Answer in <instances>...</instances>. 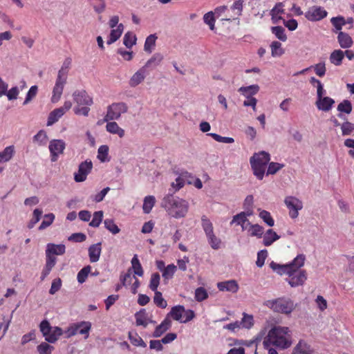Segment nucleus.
Segmentation results:
<instances>
[{"mask_svg":"<svg viewBox=\"0 0 354 354\" xmlns=\"http://www.w3.org/2000/svg\"><path fill=\"white\" fill-rule=\"evenodd\" d=\"M242 326L245 328H250L254 325V318L251 315H248L245 313H243V318L240 323Z\"/></svg>","mask_w":354,"mask_h":354,"instance_id":"4d7b16f0","label":"nucleus"},{"mask_svg":"<svg viewBox=\"0 0 354 354\" xmlns=\"http://www.w3.org/2000/svg\"><path fill=\"white\" fill-rule=\"evenodd\" d=\"M313 349L305 340L301 339L294 347L292 354H313Z\"/></svg>","mask_w":354,"mask_h":354,"instance_id":"6ab92c4d","label":"nucleus"},{"mask_svg":"<svg viewBox=\"0 0 354 354\" xmlns=\"http://www.w3.org/2000/svg\"><path fill=\"white\" fill-rule=\"evenodd\" d=\"M344 58V51L340 49L334 50L329 56L330 62L336 66H339L342 64Z\"/></svg>","mask_w":354,"mask_h":354,"instance_id":"a878e982","label":"nucleus"},{"mask_svg":"<svg viewBox=\"0 0 354 354\" xmlns=\"http://www.w3.org/2000/svg\"><path fill=\"white\" fill-rule=\"evenodd\" d=\"M131 265L134 274L139 277H142L144 271L136 254L131 259Z\"/></svg>","mask_w":354,"mask_h":354,"instance_id":"ea45409f","label":"nucleus"},{"mask_svg":"<svg viewBox=\"0 0 354 354\" xmlns=\"http://www.w3.org/2000/svg\"><path fill=\"white\" fill-rule=\"evenodd\" d=\"M102 252V243H97L88 248V257L91 263L98 261Z\"/></svg>","mask_w":354,"mask_h":354,"instance_id":"b1692460","label":"nucleus"},{"mask_svg":"<svg viewBox=\"0 0 354 354\" xmlns=\"http://www.w3.org/2000/svg\"><path fill=\"white\" fill-rule=\"evenodd\" d=\"M106 129L109 133L117 134L120 138H123L124 136V130L120 127L115 122H107Z\"/></svg>","mask_w":354,"mask_h":354,"instance_id":"cd10ccee","label":"nucleus"},{"mask_svg":"<svg viewBox=\"0 0 354 354\" xmlns=\"http://www.w3.org/2000/svg\"><path fill=\"white\" fill-rule=\"evenodd\" d=\"M72 63V59L70 57H67L64 59L63 64L58 71L57 77H60L61 78L67 79V75L68 73V70L71 67Z\"/></svg>","mask_w":354,"mask_h":354,"instance_id":"e433bc0d","label":"nucleus"},{"mask_svg":"<svg viewBox=\"0 0 354 354\" xmlns=\"http://www.w3.org/2000/svg\"><path fill=\"white\" fill-rule=\"evenodd\" d=\"M66 83V80L61 78L60 77H57L51 97V102L53 103H56L60 100Z\"/></svg>","mask_w":354,"mask_h":354,"instance_id":"f3484780","label":"nucleus"},{"mask_svg":"<svg viewBox=\"0 0 354 354\" xmlns=\"http://www.w3.org/2000/svg\"><path fill=\"white\" fill-rule=\"evenodd\" d=\"M271 54L272 57H279L284 53L281 44L279 41H274L270 44Z\"/></svg>","mask_w":354,"mask_h":354,"instance_id":"37998d69","label":"nucleus"},{"mask_svg":"<svg viewBox=\"0 0 354 354\" xmlns=\"http://www.w3.org/2000/svg\"><path fill=\"white\" fill-rule=\"evenodd\" d=\"M93 163L91 160H86L81 162L78 167V171L74 174V180L77 183H81L86 180L88 174L91 171Z\"/></svg>","mask_w":354,"mask_h":354,"instance_id":"4468645a","label":"nucleus"},{"mask_svg":"<svg viewBox=\"0 0 354 354\" xmlns=\"http://www.w3.org/2000/svg\"><path fill=\"white\" fill-rule=\"evenodd\" d=\"M162 59L163 56L160 53H156L147 62L146 64L144 66L147 68L150 67L152 65H159Z\"/></svg>","mask_w":354,"mask_h":354,"instance_id":"052dcab7","label":"nucleus"},{"mask_svg":"<svg viewBox=\"0 0 354 354\" xmlns=\"http://www.w3.org/2000/svg\"><path fill=\"white\" fill-rule=\"evenodd\" d=\"M66 147L65 142L62 140H52L49 143L50 160L56 162L60 154H62Z\"/></svg>","mask_w":354,"mask_h":354,"instance_id":"ddd939ff","label":"nucleus"},{"mask_svg":"<svg viewBox=\"0 0 354 354\" xmlns=\"http://www.w3.org/2000/svg\"><path fill=\"white\" fill-rule=\"evenodd\" d=\"M251 167L253 171L254 175L259 179L262 180L264 176L266 168L265 167L261 166L259 164H255L254 162H250Z\"/></svg>","mask_w":354,"mask_h":354,"instance_id":"c03bdc74","label":"nucleus"},{"mask_svg":"<svg viewBox=\"0 0 354 354\" xmlns=\"http://www.w3.org/2000/svg\"><path fill=\"white\" fill-rule=\"evenodd\" d=\"M40 331L49 343H55L62 335V329L58 326L52 327L47 320H43L39 324Z\"/></svg>","mask_w":354,"mask_h":354,"instance_id":"39448f33","label":"nucleus"},{"mask_svg":"<svg viewBox=\"0 0 354 354\" xmlns=\"http://www.w3.org/2000/svg\"><path fill=\"white\" fill-rule=\"evenodd\" d=\"M153 302L158 307L161 308H165L167 306V302L162 297V293L160 291L154 292Z\"/></svg>","mask_w":354,"mask_h":354,"instance_id":"8fccbe9b","label":"nucleus"},{"mask_svg":"<svg viewBox=\"0 0 354 354\" xmlns=\"http://www.w3.org/2000/svg\"><path fill=\"white\" fill-rule=\"evenodd\" d=\"M341 129L342 136H349L354 131V124L346 121L341 125Z\"/></svg>","mask_w":354,"mask_h":354,"instance_id":"338daca9","label":"nucleus"},{"mask_svg":"<svg viewBox=\"0 0 354 354\" xmlns=\"http://www.w3.org/2000/svg\"><path fill=\"white\" fill-rule=\"evenodd\" d=\"M259 90V86L257 84L250 85L248 86H242L239 89L243 95L249 98L250 97L257 94Z\"/></svg>","mask_w":354,"mask_h":354,"instance_id":"2f4dec72","label":"nucleus"},{"mask_svg":"<svg viewBox=\"0 0 354 354\" xmlns=\"http://www.w3.org/2000/svg\"><path fill=\"white\" fill-rule=\"evenodd\" d=\"M201 225L211 248L214 250L220 249L221 248L222 241L214 234L212 223L205 215L201 217Z\"/></svg>","mask_w":354,"mask_h":354,"instance_id":"7ed1b4c3","label":"nucleus"},{"mask_svg":"<svg viewBox=\"0 0 354 354\" xmlns=\"http://www.w3.org/2000/svg\"><path fill=\"white\" fill-rule=\"evenodd\" d=\"M162 206L169 216L175 218L185 217L189 208L188 201L172 194L167 195L163 198Z\"/></svg>","mask_w":354,"mask_h":354,"instance_id":"f257e3e1","label":"nucleus"},{"mask_svg":"<svg viewBox=\"0 0 354 354\" xmlns=\"http://www.w3.org/2000/svg\"><path fill=\"white\" fill-rule=\"evenodd\" d=\"M103 218V212L97 211L93 214V217L89 223V225L93 227H97L100 226Z\"/></svg>","mask_w":354,"mask_h":354,"instance_id":"13d9d810","label":"nucleus"},{"mask_svg":"<svg viewBox=\"0 0 354 354\" xmlns=\"http://www.w3.org/2000/svg\"><path fill=\"white\" fill-rule=\"evenodd\" d=\"M128 111V106L124 102L112 103L107 107L106 115L104 118V122L109 120H118L122 113H125Z\"/></svg>","mask_w":354,"mask_h":354,"instance_id":"0eeeda50","label":"nucleus"},{"mask_svg":"<svg viewBox=\"0 0 354 354\" xmlns=\"http://www.w3.org/2000/svg\"><path fill=\"white\" fill-rule=\"evenodd\" d=\"M55 264L56 262L54 259H48L46 258V264L41 272V281H44L46 279Z\"/></svg>","mask_w":354,"mask_h":354,"instance_id":"58836bf2","label":"nucleus"},{"mask_svg":"<svg viewBox=\"0 0 354 354\" xmlns=\"http://www.w3.org/2000/svg\"><path fill=\"white\" fill-rule=\"evenodd\" d=\"M136 42V35L131 32H127L123 37V44L124 46L131 48Z\"/></svg>","mask_w":354,"mask_h":354,"instance_id":"49530a36","label":"nucleus"},{"mask_svg":"<svg viewBox=\"0 0 354 354\" xmlns=\"http://www.w3.org/2000/svg\"><path fill=\"white\" fill-rule=\"evenodd\" d=\"M14 154L15 147L13 145L6 147L3 151L0 152V163L9 161L12 159Z\"/></svg>","mask_w":354,"mask_h":354,"instance_id":"72a5a7b5","label":"nucleus"},{"mask_svg":"<svg viewBox=\"0 0 354 354\" xmlns=\"http://www.w3.org/2000/svg\"><path fill=\"white\" fill-rule=\"evenodd\" d=\"M64 109L57 108L51 111L48 115L47 125L51 126L55 124L64 114Z\"/></svg>","mask_w":354,"mask_h":354,"instance_id":"7c9ffc66","label":"nucleus"},{"mask_svg":"<svg viewBox=\"0 0 354 354\" xmlns=\"http://www.w3.org/2000/svg\"><path fill=\"white\" fill-rule=\"evenodd\" d=\"M330 22L335 29L334 32H339L342 30V27L346 24V19L342 16L334 17L330 19Z\"/></svg>","mask_w":354,"mask_h":354,"instance_id":"c9c22d12","label":"nucleus"},{"mask_svg":"<svg viewBox=\"0 0 354 354\" xmlns=\"http://www.w3.org/2000/svg\"><path fill=\"white\" fill-rule=\"evenodd\" d=\"M352 104L348 100H344L337 106V111L340 113L337 115L339 118H344L342 113L349 114L352 111Z\"/></svg>","mask_w":354,"mask_h":354,"instance_id":"c756f323","label":"nucleus"},{"mask_svg":"<svg viewBox=\"0 0 354 354\" xmlns=\"http://www.w3.org/2000/svg\"><path fill=\"white\" fill-rule=\"evenodd\" d=\"M124 30V25L119 24L115 29L112 28L109 39L106 41L108 45L115 42L122 35Z\"/></svg>","mask_w":354,"mask_h":354,"instance_id":"bb28decb","label":"nucleus"},{"mask_svg":"<svg viewBox=\"0 0 354 354\" xmlns=\"http://www.w3.org/2000/svg\"><path fill=\"white\" fill-rule=\"evenodd\" d=\"M334 104L335 100L330 97H323L320 99H317L315 102L316 106L319 110L326 112L329 111Z\"/></svg>","mask_w":354,"mask_h":354,"instance_id":"412c9836","label":"nucleus"},{"mask_svg":"<svg viewBox=\"0 0 354 354\" xmlns=\"http://www.w3.org/2000/svg\"><path fill=\"white\" fill-rule=\"evenodd\" d=\"M136 326H142L146 328L148 325L147 314L145 309H142L135 314Z\"/></svg>","mask_w":354,"mask_h":354,"instance_id":"473e14b6","label":"nucleus"},{"mask_svg":"<svg viewBox=\"0 0 354 354\" xmlns=\"http://www.w3.org/2000/svg\"><path fill=\"white\" fill-rule=\"evenodd\" d=\"M171 326V322L169 318L165 317V319L157 326L153 333V337H159L165 333Z\"/></svg>","mask_w":354,"mask_h":354,"instance_id":"393cba45","label":"nucleus"},{"mask_svg":"<svg viewBox=\"0 0 354 354\" xmlns=\"http://www.w3.org/2000/svg\"><path fill=\"white\" fill-rule=\"evenodd\" d=\"M269 302L271 309L277 313L288 315L295 309L294 303L290 299L278 298Z\"/></svg>","mask_w":354,"mask_h":354,"instance_id":"6e6552de","label":"nucleus"},{"mask_svg":"<svg viewBox=\"0 0 354 354\" xmlns=\"http://www.w3.org/2000/svg\"><path fill=\"white\" fill-rule=\"evenodd\" d=\"M272 33L274 34L277 39L282 41L287 40V36L285 33V29L282 26H273L271 28Z\"/></svg>","mask_w":354,"mask_h":354,"instance_id":"de8ad7c7","label":"nucleus"},{"mask_svg":"<svg viewBox=\"0 0 354 354\" xmlns=\"http://www.w3.org/2000/svg\"><path fill=\"white\" fill-rule=\"evenodd\" d=\"M327 11L322 6H313L305 12V17L310 21H318L326 17Z\"/></svg>","mask_w":354,"mask_h":354,"instance_id":"f8f14e48","label":"nucleus"},{"mask_svg":"<svg viewBox=\"0 0 354 354\" xmlns=\"http://www.w3.org/2000/svg\"><path fill=\"white\" fill-rule=\"evenodd\" d=\"M160 276L158 272L153 273L149 284V288L153 292L158 291V287L160 284Z\"/></svg>","mask_w":354,"mask_h":354,"instance_id":"5fc2aeb1","label":"nucleus"},{"mask_svg":"<svg viewBox=\"0 0 354 354\" xmlns=\"http://www.w3.org/2000/svg\"><path fill=\"white\" fill-rule=\"evenodd\" d=\"M207 297H208V293L204 288L199 287L196 289L195 299L197 301H199V302L203 301L205 300Z\"/></svg>","mask_w":354,"mask_h":354,"instance_id":"0e129e2a","label":"nucleus"},{"mask_svg":"<svg viewBox=\"0 0 354 354\" xmlns=\"http://www.w3.org/2000/svg\"><path fill=\"white\" fill-rule=\"evenodd\" d=\"M73 96L78 106H91L93 104L92 98L84 90L75 91Z\"/></svg>","mask_w":354,"mask_h":354,"instance_id":"dca6fc26","label":"nucleus"},{"mask_svg":"<svg viewBox=\"0 0 354 354\" xmlns=\"http://www.w3.org/2000/svg\"><path fill=\"white\" fill-rule=\"evenodd\" d=\"M33 141L39 146H44L48 141V136L45 131L40 130L34 137Z\"/></svg>","mask_w":354,"mask_h":354,"instance_id":"a18cd8bd","label":"nucleus"},{"mask_svg":"<svg viewBox=\"0 0 354 354\" xmlns=\"http://www.w3.org/2000/svg\"><path fill=\"white\" fill-rule=\"evenodd\" d=\"M310 83L317 88V99L323 97L324 95L326 93V90L324 88V86L321 81L314 77H312L310 79Z\"/></svg>","mask_w":354,"mask_h":354,"instance_id":"f704fd0d","label":"nucleus"},{"mask_svg":"<svg viewBox=\"0 0 354 354\" xmlns=\"http://www.w3.org/2000/svg\"><path fill=\"white\" fill-rule=\"evenodd\" d=\"M109 147L107 145H101L97 150V158L102 162H104L109 161Z\"/></svg>","mask_w":354,"mask_h":354,"instance_id":"79ce46f5","label":"nucleus"},{"mask_svg":"<svg viewBox=\"0 0 354 354\" xmlns=\"http://www.w3.org/2000/svg\"><path fill=\"white\" fill-rule=\"evenodd\" d=\"M147 70L145 66L140 68L137 72H136L129 80V85L131 87H136L141 82H142L146 77Z\"/></svg>","mask_w":354,"mask_h":354,"instance_id":"4be33fe9","label":"nucleus"},{"mask_svg":"<svg viewBox=\"0 0 354 354\" xmlns=\"http://www.w3.org/2000/svg\"><path fill=\"white\" fill-rule=\"evenodd\" d=\"M104 227L110 232L116 234L120 232V230L118 226L115 223L113 219H105L104 221Z\"/></svg>","mask_w":354,"mask_h":354,"instance_id":"6e6d98bb","label":"nucleus"},{"mask_svg":"<svg viewBox=\"0 0 354 354\" xmlns=\"http://www.w3.org/2000/svg\"><path fill=\"white\" fill-rule=\"evenodd\" d=\"M129 337L131 343L136 346L145 347L146 344L143 339L136 333H129Z\"/></svg>","mask_w":354,"mask_h":354,"instance_id":"3c124183","label":"nucleus"},{"mask_svg":"<svg viewBox=\"0 0 354 354\" xmlns=\"http://www.w3.org/2000/svg\"><path fill=\"white\" fill-rule=\"evenodd\" d=\"M217 288L220 291H229L235 293L239 290V285L235 280H229L217 283Z\"/></svg>","mask_w":354,"mask_h":354,"instance_id":"5701e85b","label":"nucleus"},{"mask_svg":"<svg viewBox=\"0 0 354 354\" xmlns=\"http://www.w3.org/2000/svg\"><path fill=\"white\" fill-rule=\"evenodd\" d=\"M55 215L53 213L46 214L44 216V219L39 227V230H41L50 226L53 223Z\"/></svg>","mask_w":354,"mask_h":354,"instance_id":"774afa93","label":"nucleus"},{"mask_svg":"<svg viewBox=\"0 0 354 354\" xmlns=\"http://www.w3.org/2000/svg\"><path fill=\"white\" fill-rule=\"evenodd\" d=\"M290 330L288 327L274 326L268 332L263 340L264 348L275 346L285 349L290 346L291 341L289 335Z\"/></svg>","mask_w":354,"mask_h":354,"instance_id":"f03ea898","label":"nucleus"},{"mask_svg":"<svg viewBox=\"0 0 354 354\" xmlns=\"http://www.w3.org/2000/svg\"><path fill=\"white\" fill-rule=\"evenodd\" d=\"M270 160V156L268 152L264 151H260L259 153H255L250 160V162H254L255 164H259L261 166L266 167Z\"/></svg>","mask_w":354,"mask_h":354,"instance_id":"a211bd4d","label":"nucleus"},{"mask_svg":"<svg viewBox=\"0 0 354 354\" xmlns=\"http://www.w3.org/2000/svg\"><path fill=\"white\" fill-rule=\"evenodd\" d=\"M91 328V324L88 322H82L80 323L73 324L68 327L66 331L67 337H71L77 334H80L84 335V338L86 339L88 337Z\"/></svg>","mask_w":354,"mask_h":354,"instance_id":"9d476101","label":"nucleus"},{"mask_svg":"<svg viewBox=\"0 0 354 354\" xmlns=\"http://www.w3.org/2000/svg\"><path fill=\"white\" fill-rule=\"evenodd\" d=\"M259 217L270 227L274 225V221L270 213L266 210H262L259 213Z\"/></svg>","mask_w":354,"mask_h":354,"instance_id":"bf43d9fd","label":"nucleus"},{"mask_svg":"<svg viewBox=\"0 0 354 354\" xmlns=\"http://www.w3.org/2000/svg\"><path fill=\"white\" fill-rule=\"evenodd\" d=\"M157 39V37L156 35H150L148 36L145 40L144 49L148 53H151L156 45V41Z\"/></svg>","mask_w":354,"mask_h":354,"instance_id":"a19ab883","label":"nucleus"},{"mask_svg":"<svg viewBox=\"0 0 354 354\" xmlns=\"http://www.w3.org/2000/svg\"><path fill=\"white\" fill-rule=\"evenodd\" d=\"M306 257L303 254H298L290 263L280 265L274 261L270 263V268L279 274H288L290 272L291 268L296 265V268H301L305 263Z\"/></svg>","mask_w":354,"mask_h":354,"instance_id":"20e7f679","label":"nucleus"},{"mask_svg":"<svg viewBox=\"0 0 354 354\" xmlns=\"http://www.w3.org/2000/svg\"><path fill=\"white\" fill-rule=\"evenodd\" d=\"M296 265L291 268L290 272L288 273V279L287 281L291 287L301 286L307 279V274L305 270H301V268H296Z\"/></svg>","mask_w":354,"mask_h":354,"instance_id":"1a4fd4ad","label":"nucleus"},{"mask_svg":"<svg viewBox=\"0 0 354 354\" xmlns=\"http://www.w3.org/2000/svg\"><path fill=\"white\" fill-rule=\"evenodd\" d=\"M284 203L289 209V216L292 218H296L299 216V211L303 208V203L295 196H286Z\"/></svg>","mask_w":354,"mask_h":354,"instance_id":"9b49d317","label":"nucleus"},{"mask_svg":"<svg viewBox=\"0 0 354 354\" xmlns=\"http://www.w3.org/2000/svg\"><path fill=\"white\" fill-rule=\"evenodd\" d=\"M156 203V198L153 196H147L145 198L142 205L144 213L149 214L151 212Z\"/></svg>","mask_w":354,"mask_h":354,"instance_id":"4c0bfd02","label":"nucleus"},{"mask_svg":"<svg viewBox=\"0 0 354 354\" xmlns=\"http://www.w3.org/2000/svg\"><path fill=\"white\" fill-rule=\"evenodd\" d=\"M249 231L252 236L261 238L263 234V227L258 224L250 225Z\"/></svg>","mask_w":354,"mask_h":354,"instance_id":"69168bd1","label":"nucleus"},{"mask_svg":"<svg viewBox=\"0 0 354 354\" xmlns=\"http://www.w3.org/2000/svg\"><path fill=\"white\" fill-rule=\"evenodd\" d=\"M169 317L181 323H187L195 317V314L192 310H186L183 306L178 305L171 308L166 317L169 318Z\"/></svg>","mask_w":354,"mask_h":354,"instance_id":"423d86ee","label":"nucleus"},{"mask_svg":"<svg viewBox=\"0 0 354 354\" xmlns=\"http://www.w3.org/2000/svg\"><path fill=\"white\" fill-rule=\"evenodd\" d=\"M91 270V267L90 266H86L79 271L77 275V279L80 283H83L86 281Z\"/></svg>","mask_w":354,"mask_h":354,"instance_id":"864d4df0","label":"nucleus"},{"mask_svg":"<svg viewBox=\"0 0 354 354\" xmlns=\"http://www.w3.org/2000/svg\"><path fill=\"white\" fill-rule=\"evenodd\" d=\"M248 220L247 218V214L245 212H241L239 214L233 216L232 221L230 222V225L233 223H236L239 225H243Z\"/></svg>","mask_w":354,"mask_h":354,"instance_id":"603ef678","label":"nucleus"},{"mask_svg":"<svg viewBox=\"0 0 354 354\" xmlns=\"http://www.w3.org/2000/svg\"><path fill=\"white\" fill-rule=\"evenodd\" d=\"M280 236L272 229L268 230L263 236V245L265 246L271 245L274 241L278 240Z\"/></svg>","mask_w":354,"mask_h":354,"instance_id":"c85d7f7f","label":"nucleus"},{"mask_svg":"<svg viewBox=\"0 0 354 354\" xmlns=\"http://www.w3.org/2000/svg\"><path fill=\"white\" fill-rule=\"evenodd\" d=\"M176 270L177 268L174 264H169L162 271V276L165 280H169L174 277Z\"/></svg>","mask_w":354,"mask_h":354,"instance_id":"09e8293b","label":"nucleus"},{"mask_svg":"<svg viewBox=\"0 0 354 354\" xmlns=\"http://www.w3.org/2000/svg\"><path fill=\"white\" fill-rule=\"evenodd\" d=\"M337 39L342 48L348 49L353 45V40L352 37L345 32H339Z\"/></svg>","mask_w":354,"mask_h":354,"instance_id":"aec40b11","label":"nucleus"},{"mask_svg":"<svg viewBox=\"0 0 354 354\" xmlns=\"http://www.w3.org/2000/svg\"><path fill=\"white\" fill-rule=\"evenodd\" d=\"M39 354H51L54 347L46 342H42L37 347Z\"/></svg>","mask_w":354,"mask_h":354,"instance_id":"e2e57ef3","label":"nucleus"},{"mask_svg":"<svg viewBox=\"0 0 354 354\" xmlns=\"http://www.w3.org/2000/svg\"><path fill=\"white\" fill-rule=\"evenodd\" d=\"M65 252L66 247L64 244L48 243L46 250V258L54 259L56 262L57 259L55 255H62Z\"/></svg>","mask_w":354,"mask_h":354,"instance_id":"2eb2a0df","label":"nucleus"},{"mask_svg":"<svg viewBox=\"0 0 354 354\" xmlns=\"http://www.w3.org/2000/svg\"><path fill=\"white\" fill-rule=\"evenodd\" d=\"M214 15V13L210 11L205 14L203 17L204 22L209 26L212 30H214L215 28V18Z\"/></svg>","mask_w":354,"mask_h":354,"instance_id":"680f3d73","label":"nucleus"}]
</instances>
